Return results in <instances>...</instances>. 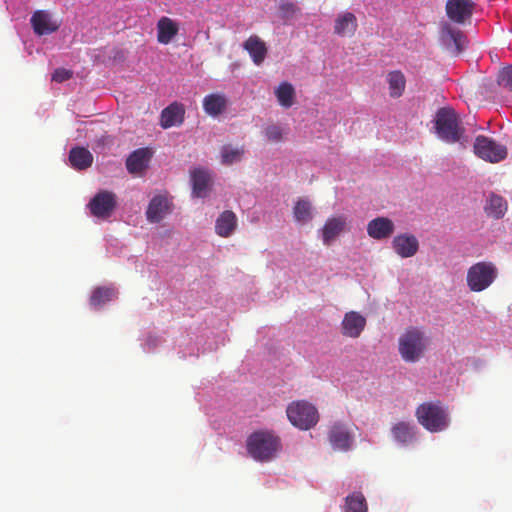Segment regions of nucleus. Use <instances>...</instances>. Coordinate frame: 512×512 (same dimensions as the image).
Wrapping results in <instances>:
<instances>
[{
  "label": "nucleus",
  "instance_id": "nucleus-3",
  "mask_svg": "<svg viewBox=\"0 0 512 512\" xmlns=\"http://www.w3.org/2000/svg\"><path fill=\"white\" fill-rule=\"evenodd\" d=\"M429 344L425 332L417 327H408L398 338V352L407 363L418 362L424 357Z\"/></svg>",
  "mask_w": 512,
  "mask_h": 512
},
{
  "label": "nucleus",
  "instance_id": "nucleus-4",
  "mask_svg": "<svg viewBox=\"0 0 512 512\" xmlns=\"http://www.w3.org/2000/svg\"><path fill=\"white\" fill-rule=\"evenodd\" d=\"M415 416L418 423L432 433L444 431L450 425L448 408L442 405L440 401L420 404L416 408Z\"/></svg>",
  "mask_w": 512,
  "mask_h": 512
},
{
  "label": "nucleus",
  "instance_id": "nucleus-8",
  "mask_svg": "<svg viewBox=\"0 0 512 512\" xmlns=\"http://www.w3.org/2000/svg\"><path fill=\"white\" fill-rule=\"evenodd\" d=\"M473 148L477 157L490 163H499L508 155L506 146L484 135L475 138Z\"/></svg>",
  "mask_w": 512,
  "mask_h": 512
},
{
  "label": "nucleus",
  "instance_id": "nucleus-13",
  "mask_svg": "<svg viewBox=\"0 0 512 512\" xmlns=\"http://www.w3.org/2000/svg\"><path fill=\"white\" fill-rule=\"evenodd\" d=\"M170 212V202L164 195L154 196L146 210L147 220L151 223L160 222Z\"/></svg>",
  "mask_w": 512,
  "mask_h": 512
},
{
  "label": "nucleus",
  "instance_id": "nucleus-21",
  "mask_svg": "<svg viewBox=\"0 0 512 512\" xmlns=\"http://www.w3.org/2000/svg\"><path fill=\"white\" fill-rule=\"evenodd\" d=\"M191 180L194 196L205 197L211 183L210 173L205 169L196 168L191 172Z\"/></svg>",
  "mask_w": 512,
  "mask_h": 512
},
{
  "label": "nucleus",
  "instance_id": "nucleus-7",
  "mask_svg": "<svg viewBox=\"0 0 512 512\" xmlns=\"http://www.w3.org/2000/svg\"><path fill=\"white\" fill-rule=\"evenodd\" d=\"M286 414L290 423L300 430L311 429L319 420L316 407L305 400L291 402L287 406Z\"/></svg>",
  "mask_w": 512,
  "mask_h": 512
},
{
  "label": "nucleus",
  "instance_id": "nucleus-35",
  "mask_svg": "<svg viewBox=\"0 0 512 512\" xmlns=\"http://www.w3.org/2000/svg\"><path fill=\"white\" fill-rule=\"evenodd\" d=\"M265 135L269 141H280L282 138L281 128L276 125H271L266 128Z\"/></svg>",
  "mask_w": 512,
  "mask_h": 512
},
{
  "label": "nucleus",
  "instance_id": "nucleus-9",
  "mask_svg": "<svg viewBox=\"0 0 512 512\" xmlns=\"http://www.w3.org/2000/svg\"><path fill=\"white\" fill-rule=\"evenodd\" d=\"M88 207L95 217H110L116 207V196L111 191H100L90 200Z\"/></svg>",
  "mask_w": 512,
  "mask_h": 512
},
{
  "label": "nucleus",
  "instance_id": "nucleus-26",
  "mask_svg": "<svg viewBox=\"0 0 512 512\" xmlns=\"http://www.w3.org/2000/svg\"><path fill=\"white\" fill-rule=\"evenodd\" d=\"M391 434L396 442L403 445H407L415 439L414 426L406 421L395 423L391 428Z\"/></svg>",
  "mask_w": 512,
  "mask_h": 512
},
{
  "label": "nucleus",
  "instance_id": "nucleus-19",
  "mask_svg": "<svg viewBox=\"0 0 512 512\" xmlns=\"http://www.w3.org/2000/svg\"><path fill=\"white\" fill-rule=\"evenodd\" d=\"M184 108L176 102L164 108L161 112L160 124L164 129L180 125L184 120Z\"/></svg>",
  "mask_w": 512,
  "mask_h": 512
},
{
  "label": "nucleus",
  "instance_id": "nucleus-22",
  "mask_svg": "<svg viewBox=\"0 0 512 512\" xmlns=\"http://www.w3.org/2000/svg\"><path fill=\"white\" fill-rule=\"evenodd\" d=\"M243 48L249 53L253 62L260 65L267 55V47L264 41L256 35L250 36L243 44Z\"/></svg>",
  "mask_w": 512,
  "mask_h": 512
},
{
  "label": "nucleus",
  "instance_id": "nucleus-5",
  "mask_svg": "<svg viewBox=\"0 0 512 512\" xmlns=\"http://www.w3.org/2000/svg\"><path fill=\"white\" fill-rule=\"evenodd\" d=\"M247 451L258 461H269L281 448L278 436L268 431L252 433L247 439Z\"/></svg>",
  "mask_w": 512,
  "mask_h": 512
},
{
  "label": "nucleus",
  "instance_id": "nucleus-20",
  "mask_svg": "<svg viewBox=\"0 0 512 512\" xmlns=\"http://www.w3.org/2000/svg\"><path fill=\"white\" fill-rule=\"evenodd\" d=\"M358 27L357 18L351 12H345L338 15L334 24V33L345 37H351L355 34Z\"/></svg>",
  "mask_w": 512,
  "mask_h": 512
},
{
  "label": "nucleus",
  "instance_id": "nucleus-18",
  "mask_svg": "<svg viewBox=\"0 0 512 512\" xmlns=\"http://www.w3.org/2000/svg\"><path fill=\"white\" fill-rule=\"evenodd\" d=\"M179 25L173 19L163 16L157 22V41L167 45L178 34Z\"/></svg>",
  "mask_w": 512,
  "mask_h": 512
},
{
  "label": "nucleus",
  "instance_id": "nucleus-29",
  "mask_svg": "<svg viewBox=\"0 0 512 512\" xmlns=\"http://www.w3.org/2000/svg\"><path fill=\"white\" fill-rule=\"evenodd\" d=\"M275 96L282 107L290 108L295 101V89L289 82H282L276 88Z\"/></svg>",
  "mask_w": 512,
  "mask_h": 512
},
{
  "label": "nucleus",
  "instance_id": "nucleus-34",
  "mask_svg": "<svg viewBox=\"0 0 512 512\" xmlns=\"http://www.w3.org/2000/svg\"><path fill=\"white\" fill-rule=\"evenodd\" d=\"M498 84L512 91V65L503 68L498 74Z\"/></svg>",
  "mask_w": 512,
  "mask_h": 512
},
{
  "label": "nucleus",
  "instance_id": "nucleus-28",
  "mask_svg": "<svg viewBox=\"0 0 512 512\" xmlns=\"http://www.w3.org/2000/svg\"><path fill=\"white\" fill-rule=\"evenodd\" d=\"M387 82L389 84V94L391 97L398 98L403 94L406 80L401 71L395 70L390 72L387 75Z\"/></svg>",
  "mask_w": 512,
  "mask_h": 512
},
{
  "label": "nucleus",
  "instance_id": "nucleus-16",
  "mask_svg": "<svg viewBox=\"0 0 512 512\" xmlns=\"http://www.w3.org/2000/svg\"><path fill=\"white\" fill-rule=\"evenodd\" d=\"M31 25L37 35H47L58 30L59 25L51 21L50 14L44 10L34 12L31 17Z\"/></svg>",
  "mask_w": 512,
  "mask_h": 512
},
{
  "label": "nucleus",
  "instance_id": "nucleus-30",
  "mask_svg": "<svg viewBox=\"0 0 512 512\" xmlns=\"http://www.w3.org/2000/svg\"><path fill=\"white\" fill-rule=\"evenodd\" d=\"M116 295V290L111 287H97L93 290L90 297V305L94 308H99L111 301Z\"/></svg>",
  "mask_w": 512,
  "mask_h": 512
},
{
  "label": "nucleus",
  "instance_id": "nucleus-23",
  "mask_svg": "<svg viewBox=\"0 0 512 512\" xmlns=\"http://www.w3.org/2000/svg\"><path fill=\"white\" fill-rule=\"evenodd\" d=\"M227 108V98L221 93L208 94L203 99L204 111L212 116L216 117L222 114Z\"/></svg>",
  "mask_w": 512,
  "mask_h": 512
},
{
  "label": "nucleus",
  "instance_id": "nucleus-33",
  "mask_svg": "<svg viewBox=\"0 0 512 512\" xmlns=\"http://www.w3.org/2000/svg\"><path fill=\"white\" fill-rule=\"evenodd\" d=\"M244 150L241 148H233L230 145H225L221 149V162L224 165H231L241 160Z\"/></svg>",
  "mask_w": 512,
  "mask_h": 512
},
{
  "label": "nucleus",
  "instance_id": "nucleus-25",
  "mask_svg": "<svg viewBox=\"0 0 512 512\" xmlns=\"http://www.w3.org/2000/svg\"><path fill=\"white\" fill-rule=\"evenodd\" d=\"M71 166L77 170H85L93 163V155L84 147H74L69 152Z\"/></svg>",
  "mask_w": 512,
  "mask_h": 512
},
{
  "label": "nucleus",
  "instance_id": "nucleus-15",
  "mask_svg": "<svg viewBox=\"0 0 512 512\" xmlns=\"http://www.w3.org/2000/svg\"><path fill=\"white\" fill-rule=\"evenodd\" d=\"M329 441L335 450L347 451L351 448L353 438L341 423H335L329 432Z\"/></svg>",
  "mask_w": 512,
  "mask_h": 512
},
{
  "label": "nucleus",
  "instance_id": "nucleus-14",
  "mask_svg": "<svg viewBox=\"0 0 512 512\" xmlns=\"http://www.w3.org/2000/svg\"><path fill=\"white\" fill-rule=\"evenodd\" d=\"M395 230L394 223L387 217H377L367 225L368 235L376 240L389 238Z\"/></svg>",
  "mask_w": 512,
  "mask_h": 512
},
{
  "label": "nucleus",
  "instance_id": "nucleus-24",
  "mask_svg": "<svg viewBox=\"0 0 512 512\" xmlns=\"http://www.w3.org/2000/svg\"><path fill=\"white\" fill-rule=\"evenodd\" d=\"M237 226V218L234 212L226 210L216 220L215 231L221 237H229Z\"/></svg>",
  "mask_w": 512,
  "mask_h": 512
},
{
  "label": "nucleus",
  "instance_id": "nucleus-1",
  "mask_svg": "<svg viewBox=\"0 0 512 512\" xmlns=\"http://www.w3.org/2000/svg\"><path fill=\"white\" fill-rule=\"evenodd\" d=\"M476 8L474 0H447L445 13L449 22H443L440 26V41L453 55H459L467 45L466 35L457 27L471 23Z\"/></svg>",
  "mask_w": 512,
  "mask_h": 512
},
{
  "label": "nucleus",
  "instance_id": "nucleus-6",
  "mask_svg": "<svg viewBox=\"0 0 512 512\" xmlns=\"http://www.w3.org/2000/svg\"><path fill=\"white\" fill-rule=\"evenodd\" d=\"M498 276V269L493 262L480 261L467 270L466 283L470 291L482 292L490 287Z\"/></svg>",
  "mask_w": 512,
  "mask_h": 512
},
{
  "label": "nucleus",
  "instance_id": "nucleus-36",
  "mask_svg": "<svg viewBox=\"0 0 512 512\" xmlns=\"http://www.w3.org/2000/svg\"><path fill=\"white\" fill-rule=\"evenodd\" d=\"M72 77V71L64 68H58L52 75V80L58 83L69 80Z\"/></svg>",
  "mask_w": 512,
  "mask_h": 512
},
{
  "label": "nucleus",
  "instance_id": "nucleus-10",
  "mask_svg": "<svg viewBox=\"0 0 512 512\" xmlns=\"http://www.w3.org/2000/svg\"><path fill=\"white\" fill-rule=\"evenodd\" d=\"M366 324V318L359 312H346L341 322V333L349 338H358L364 331Z\"/></svg>",
  "mask_w": 512,
  "mask_h": 512
},
{
  "label": "nucleus",
  "instance_id": "nucleus-2",
  "mask_svg": "<svg viewBox=\"0 0 512 512\" xmlns=\"http://www.w3.org/2000/svg\"><path fill=\"white\" fill-rule=\"evenodd\" d=\"M434 128L437 137L445 143H460L464 146L467 142L466 129L453 108L442 107L437 110Z\"/></svg>",
  "mask_w": 512,
  "mask_h": 512
},
{
  "label": "nucleus",
  "instance_id": "nucleus-37",
  "mask_svg": "<svg viewBox=\"0 0 512 512\" xmlns=\"http://www.w3.org/2000/svg\"><path fill=\"white\" fill-rule=\"evenodd\" d=\"M297 10L298 8L293 3L290 2L283 3L280 5V11L282 13V16L285 18L292 17Z\"/></svg>",
  "mask_w": 512,
  "mask_h": 512
},
{
  "label": "nucleus",
  "instance_id": "nucleus-27",
  "mask_svg": "<svg viewBox=\"0 0 512 512\" xmlns=\"http://www.w3.org/2000/svg\"><path fill=\"white\" fill-rule=\"evenodd\" d=\"M507 211V202L506 200L499 196L492 194L485 206V212L489 217L494 219L502 218Z\"/></svg>",
  "mask_w": 512,
  "mask_h": 512
},
{
  "label": "nucleus",
  "instance_id": "nucleus-12",
  "mask_svg": "<svg viewBox=\"0 0 512 512\" xmlns=\"http://www.w3.org/2000/svg\"><path fill=\"white\" fill-rule=\"evenodd\" d=\"M347 218L345 216L330 217L321 229L322 241L329 246L345 230Z\"/></svg>",
  "mask_w": 512,
  "mask_h": 512
},
{
  "label": "nucleus",
  "instance_id": "nucleus-17",
  "mask_svg": "<svg viewBox=\"0 0 512 512\" xmlns=\"http://www.w3.org/2000/svg\"><path fill=\"white\" fill-rule=\"evenodd\" d=\"M151 153L148 148L133 151L126 160V168L131 174H141L148 167Z\"/></svg>",
  "mask_w": 512,
  "mask_h": 512
},
{
  "label": "nucleus",
  "instance_id": "nucleus-31",
  "mask_svg": "<svg viewBox=\"0 0 512 512\" xmlns=\"http://www.w3.org/2000/svg\"><path fill=\"white\" fill-rule=\"evenodd\" d=\"M346 512H367V504L364 495L354 492L346 497Z\"/></svg>",
  "mask_w": 512,
  "mask_h": 512
},
{
  "label": "nucleus",
  "instance_id": "nucleus-11",
  "mask_svg": "<svg viewBox=\"0 0 512 512\" xmlns=\"http://www.w3.org/2000/svg\"><path fill=\"white\" fill-rule=\"evenodd\" d=\"M392 247L400 257L410 258L418 252L419 241L413 234L402 233L393 238Z\"/></svg>",
  "mask_w": 512,
  "mask_h": 512
},
{
  "label": "nucleus",
  "instance_id": "nucleus-32",
  "mask_svg": "<svg viewBox=\"0 0 512 512\" xmlns=\"http://www.w3.org/2000/svg\"><path fill=\"white\" fill-rule=\"evenodd\" d=\"M294 218L297 222L306 223L312 219V207L307 200H298L293 208Z\"/></svg>",
  "mask_w": 512,
  "mask_h": 512
}]
</instances>
